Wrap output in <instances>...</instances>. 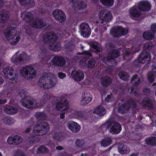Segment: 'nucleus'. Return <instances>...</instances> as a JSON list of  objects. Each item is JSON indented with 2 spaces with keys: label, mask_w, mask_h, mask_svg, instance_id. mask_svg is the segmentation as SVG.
I'll return each mask as SVG.
<instances>
[{
  "label": "nucleus",
  "mask_w": 156,
  "mask_h": 156,
  "mask_svg": "<svg viewBox=\"0 0 156 156\" xmlns=\"http://www.w3.org/2000/svg\"><path fill=\"white\" fill-rule=\"evenodd\" d=\"M83 54L87 56H83V58L80 61V64L85 67L86 66L89 68H91L94 66L95 64V60L93 58H91L88 62L87 64L86 63L87 58L89 57V56H91V52L88 51H85L83 52Z\"/></svg>",
  "instance_id": "nucleus-13"
},
{
  "label": "nucleus",
  "mask_w": 156,
  "mask_h": 156,
  "mask_svg": "<svg viewBox=\"0 0 156 156\" xmlns=\"http://www.w3.org/2000/svg\"><path fill=\"white\" fill-rule=\"evenodd\" d=\"M34 140L33 139L32 141H31V140H30L29 142V146H27V148H29L30 146H31L32 144H33L34 142Z\"/></svg>",
  "instance_id": "nucleus-53"
},
{
  "label": "nucleus",
  "mask_w": 156,
  "mask_h": 156,
  "mask_svg": "<svg viewBox=\"0 0 156 156\" xmlns=\"http://www.w3.org/2000/svg\"><path fill=\"white\" fill-rule=\"evenodd\" d=\"M91 95L89 93H86L83 96L80 104L83 105H86L89 103L91 101Z\"/></svg>",
  "instance_id": "nucleus-28"
},
{
  "label": "nucleus",
  "mask_w": 156,
  "mask_h": 156,
  "mask_svg": "<svg viewBox=\"0 0 156 156\" xmlns=\"http://www.w3.org/2000/svg\"><path fill=\"white\" fill-rule=\"evenodd\" d=\"M58 77L61 79H63L66 76V75L65 73H58Z\"/></svg>",
  "instance_id": "nucleus-52"
},
{
  "label": "nucleus",
  "mask_w": 156,
  "mask_h": 156,
  "mask_svg": "<svg viewBox=\"0 0 156 156\" xmlns=\"http://www.w3.org/2000/svg\"><path fill=\"white\" fill-rule=\"evenodd\" d=\"M90 47L91 50L95 53L98 52L102 50L101 45L98 42L96 41L93 42Z\"/></svg>",
  "instance_id": "nucleus-27"
},
{
  "label": "nucleus",
  "mask_w": 156,
  "mask_h": 156,
  "mask_svg": "<svg viewBox=\"0 0 156 156\" xmlns=\"http://www.w3.org/2000/svg\"><path fill=\"white\" fill-rule=\"evenodd\" d=\"M152 44L150 42H147L144 45V49H147L150 48L152 47Z\"/></svg>",
  "instance_id": "nucleus-50"
},
{
  "label": "nucleus",
  "mask_w": 156,
  "mask_h": 156,
  "mask_svg": "<svg viewBox=\"0 0 156 156\" xmlns=\"http://www.w3.org/2000/svg\"><path fill=\"white\" fill-rule=\"evenodd\" d=\"M112 99L113 97H112V94L111 93L110 94L108 95L105 98V101L108 102H111Z\"/></svg>",
  "instance_id": "nucleus-49"
},
{
  "label": "nucleus",
  "mask_w": 156,
  "mask_h": 156,
  "mask_svg": "<svg viewBox=\"0 0 156 156\" xmlns=\"http://www.w3.org/2000/svg\"><path fill=\"white\" fill-rule=\"evenodd\" d=\"M132 105H132L130 104L129 106L127 104H126V105H123L122 106H121L119 107L118 111L121 113H124L127 110V109L129 108L130 107L132 106Z\"/></svg>",
  "instance_id": "nucleus-37"
},
{
  "label": "nucleus",
  "mask_w": 156,
  "mask_h": 156,
  "mask_svg": "<svg viewBox=\"0 0 156 156\" xmlns=\"http://www.w3.org/2000/svg\"><path fill=\"white\" fill-rule=\"evenodd\" d=\"M93 22L94 23H99V22H100V21L99 22L97 21L95 19H94V21H93Z\"/></svg>",
  "instance_id": "nucleus-61"
},
{
  "label": "nucleus",
  "mask_w": 156,
  "mask_h": 156,
  "mask_svg": "<svg viewBox=\"0 0 156 156\" xmlns=\"http://www.w3.org/2000/svg\"><path fill=\"white\" fill-rule=\"evenodd\" d=\"M14 156H26L25 153L20 150H17L14 154Z\"/></svg>",
  "instance_id": "nucleus-48"
},
{
  "label": "nucleus",
  "mask_w": 156,
  "mask_h": 156,
  "mask_svg": "<svg viewBox=\"0 0 156 156\" xmlns=\"http://www.w3.org/2000/svg\"><path fill=\"white\" fill-rule=\"evenodd\" d=\"M74 115L72 116L73 118H76L79 119L80 120H83V116L79 112H75Z\"/></svg>",
  "instance_id": "nucleus-43"
},
{
  "label": "nucleus",
  "mask_w": 156,
  "mask_h": 156,
  "mask_svg": "<svg viewBox=\"0 0 156 156\" xmlns=\"http://www.w3.org/2000/svg\"><path fill=\"white\" fill-rule=\"evenodd\" d=\"M46 114L42 112H37L35 115L37 120V124L33 127V133L36 135H41L46 134L49 130V126L45 122H41L46 117Z\"/></svg>",
  "instance_id": "nucleus-3"
},
{
  "label": "nucleus",
  "mask_w": 156,
  "mask_h": 156,
  "mask_svg": "<svg viewBox=\"0 0 156 156\" xmlns=\"http://www.w3.org/2000/svg\"><path fill=\"white\" fill-rule=\"evenodd\" d=\"M112 45L113 46V45L112 44L111 45V49L112 50L109 53L106 58H101L102 62L110 66H113L116 65L117 62L115 61L114 58L117 57L119 55L121 54V51H123L122 52H123L124 50L121 48L118 50H116L112 49Z\"/></svg>",
  "instance_id": "nucleus-9"
},
{
  "label": "nucleus",
  "mask_w": 156,
  "mask_h": 156,
  "mask_svg": "<svg viewBox=\"0 0 156 156\" xmlns=\"http://www.w3.org/2000/svg\"><path fill=\"white\" fill-rule=\"evenodd\" d=\"M8 95H4L3 93H1L0 94V105L2 104L5 103L7 102L6 98L8 96Z\"/></svg>",
  "instance_id": "nucleus-40"
},
{
  "label": "nucleus",
  "mask_w": 156,
  "mask_h": 156,
  "mask_svg": "<svg viewBox=\"0 0 156 156\" xmlns=\"http://www.w3.org/2000/svg\"><path fill=\"white\" fill-rule=\"evenodd\" d=\"M56 149L58 150H62L63 149V147L61 146H58L56 147Z\"/></svg>",
  "instance_id": "nucleus-56"
},
{
  "label": "nucleus",
  "mask_w": 156,
  "mask_h": 156,
  "mask_svg": "<svg viewBox=\"0 0 156 156\" xmlns=\"http://www.w3.org/2000/svg\"><path fill=\"white\" fill-rule=\"evenodd\" d=\"M80 156H87V154H81Z\"/></svg>",
  "instance_id": "nucleus-64"
},
{
  "label": "nucleus",
  "mask_w": 156,
  "mask_h": 156,
  "mask_svg": "<svg viewBox=\"0 0 156 156\" xmlns=\"http://www.w3.org/2000/svg\"><path fill=\"white\" fill-rule=\"evenodd\" d=\"M118 151L122 154L128 153L130 151L129 148L126 146L122 144H120L119 146Z\"/></svg>",
  "instance_id": "nucleus-31"
},
{
  "label": "nucleus",
  "mask_w": 156,
  "mask_h": 156,
  "mask_svg": "<svg viewBox=\"0 0 156 156\" xmlns=\"http://www.w3.org/2000/svg\"><path fill=\"white\" fill-rule=\"evenodd\" d=\"M76 144L78 147H82L84 145V141L83 140H77L76 141Z\"/></svg>",
  "instance_id": "nucleus-46"
},
{
  "label": "nucleus",
  "mask_w": 156,
  "mask_h": 156,
  "mask_svg": "<svg viewBox=\"0 0 156 156\" xmlns=\"http://www.w3.org/2000/svg\"><path fill=\"white\" fill-rule=\"evenodd\" d=\"M111 80L109 77H106L101 79V84L104 87H107L111 83Z\"/></svg>",
  "instance_id": "nucleus-32"
},
{
  "label": "nucleus",
  "mask_w": 156,
  "mask_h": 156,
  "mask_svg": "<svg viewBox=\"0 0 156 156\" xmlns=\"http://www.w3.org/2000/svg\"><path fill=\"white\" fill-rule=\"evenodd\" d=\"M53 14L55 19L58 21L62 22L66 19V16L64 12L59 9H56L53 12Z\"/></svg>",
  "instance_id": "nucleus-17"
},
{
  "label": "nucleus",
  "mask_w": 156,
  "mask_h": 156,
  "mask_svg": "<svg viewBox=\"0 0 156 156\" xmlns=\"http://www.w3.org/2000/svg\"><path fill=\"white\" fill-rule=\"evenodd\" d=\"M119 76L120 78L123 80H127L128 78V75L123 71H122L119 74Z\"/></svg>",
  "instance_id": "nucleus-41"
},
{
  "label": "nucleus",
  "mask_w": 156,
  "mask_h": 156,
  "mask_svg": "<svg viewBox=\"0 0 156 156\" xmlns=\"http://www.w3.org/2000/svg\"><path fill=\"white\" fill-rule=\"evenodd\" d=\"M29 58L28 56L24 52L19 54L18 52L15 54L12 57L11 61L15 64H19L25 62V61Z\"/></svg>",
  "instance_id": "nucleus-15"
},
{
  "label": "nucleus",
  "mask_w": 156,
  "mask_h": 156,
  "mask_svg": "<svg viewBox=\"0 0 156 156\" xmlns=\"http://www.w3.org/2000/svg\"><path fill=\"white\" fill-rule=\"evenodd\" d=\"M65 117V114L64 113L61 114L60 115V118L62 119H64Z\"/></svg>",
  "instance_id": "nucleus-57"
},
{
  "label": "nucleus",
  "mask_w": 156,
  "mask_h": 156,
  "mask_svg": "<svg viewBox=\"0 0 156 156\" xmlns=\"http://www.w3.org/2000/svg\"><path fill=\"white\" fill-rule=\"evenodd\" d=\"M48 151L47 148L44 146H42L40 147L37 150V153H46Z\"/></svg>",
  "instance_id": "nucleus-47"
},
{
  "label": "nucleus",
  "mask_w": 156,
  "mask_h": 156,
  "mask_svg": "<svg viewBox=\"0 0 156 156\" xmlns=\"http://www.w3.org/2000/svg\"><path fill=\"white\" fill-rule=\"evenodd\" d=\"M21 17L26 21L29 23L31 27L34 28H41L46 25V22L42 20L39 19H34L33 15L30 12H22Z\"/></svg>",
  "instance_id": "nucleus-6"
},
{
  "label": "nucleus",
  "mask_w": 156,
  "mask_h": 156,
  "mask_svg": "<svg viewBox=\"0 0 156 156\" xmlns=\"http://www.w3.org/2000/svg\"><path fill=\"white\" fill-rule=\"evenodd\" d=\"M67 126L73 133L78 132L80 129V125L77 122L73 121L69 122L67 123Z\"/></svg>",
  "instance_id": "nucleus-22"
},
{
  "label": "nucleus",
  "mask_w": 156,
  "mask_h": 156,
  "mask_svg": "<svg viewBox=\"0 0 156 156\" xmlns=\"http://www.w3.org/2000/svg\"><path fill=\"white\" fill-rule=\"evenodd\" d=\"M151 5L148 2L141 1L139 4L138 7L134 6L130 9L129 14L132 19L140 20L143 17L141 13H140V11H149L151 9Z\"/></svg>",
  "instance_id": "nucleus-4"
},
{
  "label": "nucleus",
  "mask_w": 156,
  "mask_h": 156,
  "mask_svg": "<svg viewBox=\"0 0 156 156\" xmlns=\"http://www.w3.org/2000/svg\"><path fill=\"white\" fill-rule=\"evenodd\" d=\"M51 58V57L50 55H48L46 57H45V58H44V59H47V58H48V60L47 59V61H48V60H50V58Z\"/></svg>",
  "instance_id": "nucleus-58"
},
{
  "label": "nucleus",
  "mask_w": 156,
  "mask_h": 156,
  "mask_svg": "<svg viewBox=\"0 0 156 156\" xmlns=\"http://www.w3.org/2000/svg\"><path fill=\"white\" fill-rule=\"evenodd\" d=\"M30 131V128H28L26 130V132L27 133H28Z\"/></svg>",
  "instance_id": "nucleus-60"
},
{
  "label": "nucleus",
  "mask_w": 156,
  "mask_h": 156,
  "mask_svg": "<svg viewBox=\"0 0 156 156\" xmlns=\"http://www.w3.org/2000/svg\"><path fill=\"white\" fill-rule=\"evenodd\" d=\"M62 133L61 132H57L53 136V138L55 140L58 141H60L63 139Z\"/></svg>",
  "instance_id": "nucleus-42"
},
{
  "label": "nucleus",
  "mask_w": 156,
  "mask_h": 156,
  "mask_svg": "<svg viewBox=\"0 0 156 156\" xmlns=\"http://www.w3.org/2000/svg\"><path fill=\"white\" fill-rule=\"evenodd\" d=\"M144 92L145 93H147L149 92L150 89L147 88H145L143 90Z\"/></svg>",
  "instance_id": "nucleus-54"
},
{
  "label": "nucleus",
  "mask_w": 156,
  "mask_h": 156,
  "mask_svg": "<svg viewBox=\"0 0 156 156\" xmlns=\"http://www.w3.org/2000/svg\"><path fill=\"white\" fill-rule=\"evenodd\" d=\"M98 16L101 20V23L104 24V25L111 22L112 19V16L111 12L105 10L100 11Z\"/></svg>",
  "instance_id": "nucleus-12"
},
{
  "label": "nucleus",
  "mask_w": 156,
  "mask_h": 156,
  "mask_svg": "<svg viewBox=\"0 0 156 156\" xmlns=\"http://www.w3.org/2000/svg\"><path fill=\"white\" fill-rule=\"evenodd\" d=\"M130 90V93L131 94H133L135 95H136V91H135L136 90L135 89V88H133V87L131 88H129V91Z\"/></svg>",
  "instance_id": "nucleus-51"
},
{
  "label": "nucleus",
  "mask_w": 156,
  "mask_h": 156,
  "mask_svg": "<svg viewBox=\"0 0 156 156\" xmlns=\"http://www.w3.org/2000/svg\"><path fill=\"white\" fill-rule=\"evenodd\" d=\"M156 33V23H153L151 26V31L145 32L143 34L144 38L146 40L152 39Z\"/></svg>",
  "instance_id": "nucleus-18"
},
{
  "label": "nucleus",
  "mask_w": 156,
  "mask_h": 156,
  "mask_svg": "<svg viewBox=\"0 0 156 156\" xmlns=\"http://www.w3.org/2000/svg\"><path fill=\"white\" fill-rule=\"evenodd\" d=\"M129 49L126 48L124 49L123 51V53H122V54L123 55V57L124 58L126 56L130 55L131 54H133L136 52H138L140 50V46L138 44H136L135 45L133 46L131 48L130 51Z\"/></svg>",
  "instance_id": "nucleus-19"
},
{
  "label": "nucleus",
  "mask_w": 156,
  "mask_h": 156,
  "mask_svg": "<svg viewBox=\"0 0 156 156\" xmlns=\"http://www.w3.org/2000/svg\"><path fill=\"white\" fill-rule=\"evenodd\" d=\"M128 30L123 28L120 26L115 27L110 30L111 34L114 37H119L122 35H125L128 33Z\"/></svg>",
  "instance_id": "nucleus-14"
},
{
  "label": "nucleus",
  "mask_w": 156,
  "mask_h": 156,
  "mask_svg": "<svg viewBox=\"0 0 156 156\" xmlns=\"http://www.w3.org/2000/svg\"><path fill=\"white\" fill-rule=\"evenodd\" d=\"M153 67V69L152 72H149L148 74V80L151 82H153L154 80L155 76L156 75V73L155 72V69Z\"/></svg>",
  "instance_id": "nucleus-35"
},
{
  "label": "nucleus",
  "mask_w": 156,
  "mask_h": 156,
  "mask_svg": "<svg viewBox=\"0 0 156 156\" xmlns=\"http://www.w3.org/2000/svg\"><path fill=\"white\" fill-rule=\"evenodd\" d=\"M77 0H71V2L73 3H75V2H76Z\"/></svg>",
  "instance_id": "nucleus-62"
},
{
  "label": "nucleus",
  "mask_w": 156,
  "mask_h": 156,
  "mask_svg": "<svg viewBox=\"0 0 156 156\" xmlns=\"http://www.w3.org/2000/svg\"><path fill=\"white\" fill-rule=\"evenodd\" d=\"M100 1L103 5L107 7L112 6L114 3L113 0H100Z\"/></svg>",
  "instance_id": "nucleus-38"
},
{
  "label": "nucleus",
  "mask_w": 156,
  "mask_h": 156,
  "mask_svg": "<svg viewBox=\"0 0 156 156\" xmlns=\"http://www.w3.org/2000/svg\"><path fill=\"white\" fill-rule=\"evenodd\" d=\"M20 73L23 77L27 79H32L36 76V71L32 66H27L23 68Z\"/></svg>",
  "instance_id": "nucleus-10"
},
{
  "label": "nucleus",
  "mask_w": 156,
  "mask_h": 156,
  "mask_svg": "<svg viewBox=\"0 0 156 156\" xmlns=\"http://www.w3.org/2000/svg\"><path fill=\"white\" fill-rule=\"evenodd\" d=\"M55 32L57 33V35L54 34V33L52 32H47L43 36V38L44 41L46 42L50 49L52 51H58L60 50L61 48L60 44L56 42V39L59 38L61 34L65 35V37H67L69 36V34L68 33L59 31H57Z\"/></svg>",
  "instance_id": "nucleus-2"
},
{
  "label": "nucleus",
  "mask_w": 156,
  "mask_h": 156,
  "mask_svg": "<svg viewBox=\"0 0 156 156\" xmlns=\"http://www.w3.org/2000/svg\"><path fill=\"white\" fill-rule=\"evenodd\" d=\"M154 103L155 102L154 100L146 98L143 101L142 104L145 107L152 108L153 107V105Z\"/></svg>",
  "instance_id": "nucleus-30"
},
{
  "label": "nucleus",
  "mask_w": 156,
  "mask_h": 156,
  "mask_svg": "<svg viewBox=\"0 0 156 156\" xmlns=\"http://www.w3.org/2000/svg\"><path fill=\"white\" fill-rule=\"evenodd\" d=\"M15 28L13 27H8L4 33V35L11 45H15L20 39V34L15 33Z\"/></svg>",
  "instance_id": "nucleus-7"
},
{
  "label": "nucleus",
  "mask_w": 156,
  "mask_h": 156,
  "mask_svg": "<svg viewBox=\"0 0 156 156\" xmlns=\"http://www.w3.org/2000/svg\"><path fill=\"white\" fill-rule=\"evenodd\" d=\"M3 72L5 77L8 79L13 80L17 78L18 73L17 71L14 70L12 67H6L4 69Z\"/></svg>",
  "instance_id": "nucleus-11"
},
{
  "label": "nucleus",
  "mask_w": 156,
  "mask_h": 156,
  "mask_svg": "<svg viewBox=\"0 0 156 156\" xmlns=\"http://www.w3.org/2000/svg\"><path fill=\"white\" fill-rule=\"evenodd\" d=\"M15 122L14 119L9 116H5L4 115L0 117V124H6L11 125Z\"/></svg>",
  "instance_id": "nucleus-24"
},
{
  "label": "nucleus",
  "mask_w": 156,
  "mask_h": 156,
  "mask_svg": "<svg viewBox=\"0 0 156 156\" xmlns=\"http://www.w3.org/2000/svg\"><path fill=\"white\" fill-rule=\"evenodd\" d=\"M151 58V55L148 53L142 52L136 61H138L140 63H147L150 61Z\"/></svg>",
  "instance_id": "nucleus-21"
},
{
  "label": "nucleus",
  "mask_w": 156,
  "mask_h": 156,
  "mask_svg": "<svg viewBox=\"0 0 156 156\" xmlns=\"http://www.w3.org/2000/svg\"><path fill=\"white\" fill-rule=\"evenodd\" d=\"M110 132L112 134L119 133L121 130V126L117 122L108 121L103 124L99 128L100 132H104L109 129L111 126Z\"/></svg>",
  "instance_id": "nucleus-8"
},
{
  "label": "nucleus",
  "mask_w": 156,
  "mask_h": 156,
  "mask_svg": "<svg viewBox=\"0 0 156 156\" xmlns=\"http://www.w3.org/2000/svg\"><path fill=\"white\" fill-rule=\"evenodd\" d=\"M94 113L100 116L104 115L106 113V110L102 106L97 107L93 112Z\"/></svg>",
  "instance_id": "nucleus-29"
},
{
  "label": "nucleus",
  "mask_w": 156,
  "mask_h": 156,
  "mask_svg": "<svg viewBox=\"0 0 156 156\" xmlns=\"http://www.w3.org/2000/svg\"><path fill=\"white\" fill-rule=\"evenodd\" d=\"M146 143L149 145H153L156 144V137H150L146 140Z\"/></svg>",
  "instance_id": "nucleus-36"
},
{
  "label": "nucleus",
  "mask_w": 156,
  "mask_h": 156,
  "mask_svg": "<svg viewBox=\"0 0 156 156\" xmlns=\"http://www.w3.org/2000/svg\"><path fill=\"white\" fill-rule=\"evenodd\" d=\"M3 2L1 1V0H0V7H1L3 6Z\"/></svg>",
  "instance_id": "nucleus-59"
},
{
  "label": "nucleus",
  "mask_w": 156,
  "mask_h": 156,
  "mask_svg": "<svg viewBox=\"0 0 156 156\" xmlns=\"http://www.w3.org/2000/svg\"><path fill=\"white\" fill-rule=\"evenodd\" d=\"M23 141L22 137L19 135H15L13 137H8L7 141L9 144L18 145L21 143Z\"/></svg>",
  "instance_id": "nucleus-20"
},
{
  "label": "nucleus",
  "mask_w": 156,
  "mask_h": 156,
  "mask_svg": "<svg viewBox=\"0 0 156 156\" xmlns=\"http://www.w3.org/2000/svg\"><path fill=\"white\" fill-rule=\"evenodd\" d=\"M86 7V4L83 2H81L79 5L77 6L76 7V9L81 10V9L82 10L83 9H85Z\"/></svg>",
  "instance_id": "nucleus-45"
},
{
  "label": "nucleus",
  "mask_w": 156,
  "mask_h": 156,
  "mask_svg": "<svg viewBox=\"0 0 156 156\" xmlns=\"http://www.w3.org/2000/svg\"><path fill=\"white\" fill-rule=\"evenodd\" d=\"M52 62L54 65L59 66H62L65 64V60L58 56L55 57L52 59Z\"/></svg>",
  "instance_id": "nucleus-26"
},
{
  "label": "nucleus",
  "mask_w": 156,
  "mask_h": 156,
  "mask_svg": "<svg viewBox=\"0 0 156 156\" xmlns=\"http://www.w3.org/2000/svg\"><path fill=\"white\" fill-rule=\"evenodd\" d=\"M4 82V80L0 76V85L2 84Z\"/></svg>",
  "instance_id": "nucleus-55"
},
{
  "label": "nucleus",
  "mask_w": 156,
  "mask_h": 156,
  "mask_svg": "<svg viewBox=\"0 0 156 156\" xmlns=\"http://www.w3.org/2000/svg\"><path fill=\"white\" fill-rule=\"evenodd\" d=\"M80 27L81 36L85 38L88 37L90 34L91 31L88 24L83 23L81 24Z\"/></svg>",
  "instance_id": "nucleus-16"
},
{
  "label": "nucleus",
  "mask_w": 156,
  "mask_h": 156,
  "mask_svg": "<svg viewBox=\"0 0 156 156\" xmlns=\"http://www.w3.org/2000/svg\"><path fill=\"white\" fill-rule=\"evenodd\" d=\"M131 83H134L135 86L140 83V79L136 75L133 76L131 80Z\"/></svg>",
  "instance_id": "nucleus-39"
},
{
  "label": "nucleus",
  "mask_w": 156,
  "mask_h": 156,
  "mask_svg": "<svg viewBox=\"0 0 156 156\" xmlns=\"http://www.w3.org/2000/svg\"><path fill=\"white\" fill-rule=\"evenodd\" d=\"M57 82L56 75L51 73L42 75L38 81L40 87L44 89L51 88L54 87Z\"/></svg>",
  "instance_id": "nucleus-5"
},
{
  "label": "nucleus",
  "mask_w": 156,
  "mask_h": 156,
  "mask_svg": "<svg viewBox=\"0 0 156 156\" xmlns=\"http://www.w3.org/2000/svg\"><path fill=\"white\" fill-rule=\"evenodd\" d=\"M20 90H19V91ZM19 95L22 98L21 102L22 105L27 108H33L36 107H41L46 102L51 101V103L56 106L57 110L61 111L65 110L68 108V102L66 101V96H63L60 98L54 97L53 95L45 93L42 101H36L35 100L28 101L29 97L27 96V93L24 90H20Z\"/></svg>",
  "instance_id": "nucleus-1"
},
{
  "label": "nucleus",
  "mask_w": 156,
  "mask_h": 156,
  "mask_svg": "<svg viewBox=\"0 0 156 156\" xmlns=\"http://www.w3.org/2000/svg\"><path fill=\"white\" fill-rule=\"evenodd\" d=\"M71 76L74 80L77 81L82 80L84 77L83 73L80 70H74L73 71Z\"/></svg>",
  "instance_id": "nucleus-23"
},
{
  "label": "nucleus",
  "mask_w": 156,
  "mask_h": 156,
  "mask_svg": "<svg viewBox=\"0 0 156 156\" xmlns=\"http://www.w3.org/2000/svg\"><path fill=\"white\" fill-rule=\"evenodd\" d=\"M8 18V15L6 12L2 11L0 12V22L3 23L6 21Z\"/></svg>",
  "instance_id": "nucleus-34"
},
{
  "label": "nucleus",
  "mask_w": 156,
  "mask_h": 156,
  "mask_svg": "<svg viewBox=\"0 0 156 156\" xmlns=\"http://www.w3.org/2000/svg\"><path fill=\"white\" fill-rule=\"evenodd\" d=\"M20 4L22 5H25L26 4H32L34 3L33 0H19Z\"/></svg>",
  "instance_id": "nucleus-44"
},
{
  "label": "nucleus",
  "mask_w": 156,
  "mask_h": 156,
  "mask_svg": "<svg viewBox=\"0 0 156 156\" xmlns=\"http://www.w3.org/2000/svg\"><path fill=\"white\" fill-rule=\"evenodd\" d=\"M112 141L111 138L109 137L102 140L101 142V145L104 147H107L112 144Z\"/></svg>",
  "instance_id": "nucleus-33"
},
{
  "label": "nucleus",
  "mask_w": 156,
  "mask_h": 156,
  "mask_svg": "<svg viewBox=\"0 0 156 156\" xmlns=\"http://www.w3.org/2000/svg\"><path fill=\"white\" fill-rule=\"evenodd\" d=\"M130 156H138L137 154H133L131 155Z\"/></svg>",
  "instance_id": "nucleus-63"
},
{
  "label": "nucleus",
  "mask_w": 156,
  "mask_h": 156,
  "mask_svg": "<svg viewBox=\"0 0 156 156\" xmlns=\"http://www.w3.org/2000/svg\"><path fill=\"white\" fill-rule=\"evenodd\" d=\"M4 111L6 114L14 115L18 112V109L13 106L6 105L4 107Z\"/></svg>",
  "instance_id": "nucleus-25"
}]
</instances>
